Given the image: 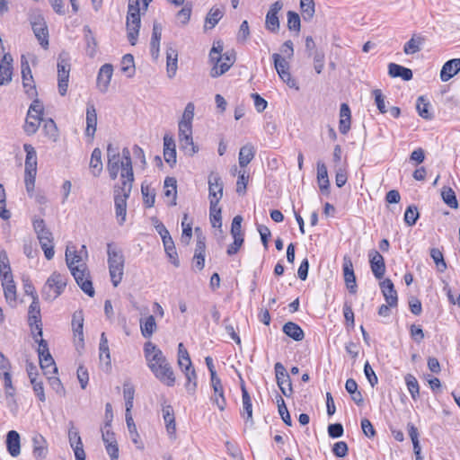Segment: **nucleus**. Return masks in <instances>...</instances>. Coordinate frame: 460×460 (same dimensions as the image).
Instances as JSON below:
<instances>
[{
    "instance_id": "f257e3e1",
    "label": "nucleus",
    "mask_w": 460,
    "mask_h": 460,
    "mask_svg": "<svg viewBox=\"0 0 460 460\" xmlns=\"http://www.w3.org/2000/svg\"><path fill=\"white\" fill-rule=\"evenodd\" d=\"M144 352L148 367L155 377L167 386H173L175 384L173 369L163 351L155 344L148 341L144 346Z\"/></svg>"
},
{
    "instance_id": "f03ea898",
    "label": "nucleus",
    "mask_w": 460,
    "mask_h": 460,
    "mask_svg": "<svg viewBox=\"0 0 460 460\" xmlns=\"http://www.w3.org/2000/svg\"><path fill=\"white\" fill-rule=\"evenodd\" d=\"M107 254L111 280L114 287H118L124 275L125 258L122 251L112 243L107 244Z\"/></svg>"
},
{
    "instance_id": "7ed1b4c3",
    "label": "nucleus",
    "mask_w": 460,
    "mask_h": 460,
    "mask_svg": "<svg viewBox=\"0 0 460 460\" xmlns=\"http://www.w3.org/2000/svg\"><path fill=\"white\" fill-rule=\"evenodd\" d=\"M152 0H137L134 4H128L127 15L128 39L131 45H136L140 29V10L139 2H142L146 9Z\"/></svg>"
},
{
    "instance_id": "20e7f679",
    "label": "nucleus",
    "mask_w": 460,
    "mask_h": 460,
    "mask_svg": "<svg viewBox=\"0 0 460 460\" xmlns=\"http://www.w3.org/2000/svg\"><path fill=\"white\" fill-rule=\"evenodd\" d=\"M134 181L121 180V185L114 187V206L119 224L122 225L126 220L127 199H128Z\"/></svg>"
},
{
    "instance_id": "39448f33",
    "label": "nucleus",
    "mask_w": 460,
    "mask_h": 460,
    "mask_svg": "<svg viewBox=\"0 0 460 460\" xmlns=\"http://www.w3.org/2000/svg\"><path fill=\"white\" fill-rule=\"evenodd\" d=\"M32 225L46 259L51 260L55 254L51 231L47 228L45 221L41 218L34 219Z\"/></svg>"
},
{
    "instance_id": "423d86ee",
    "label": "nucleus",
    "mask_w": 460,
    "mask_h": 460,
    "mask_svg": "<svg viewBox=\"0 0 460 460\" xmlns=\"http://www.w3.org/2000/svg\"><path fill=\"white\" fill-rule=\"evenodd\" d=\"M67 278L57 271L53 272L47 279L42 288V297L45 300L52 301L59 296L66 286Z\"/></svg>"
},
{
    "instance_id": "0eeeda50",
    "label": "nucleus",
    "mask_w": 460,
    "mask_h": 460,
    "mask_svg": "<svg viewBox=\"0 0 460 460\" xmlns=\"http://www.w3.org/2000/svg\"><path fill=\"white\" fill-rule=\"evenodd\" d=\"M29 21L31 25L35 37L43 49L49 47V30L43 15L40 11H33L29 15Z\"/></svg>"
},
{
    "instance_id": "6e6552de",
    "label": "nucleus",
    "mask_w": 460,
    "mask_h": 460,
    "mask_svg": "<svg viewBox=\"0 0 460 460\" xmlns=\"http://www.w3.org/2000/svg\"><path fill=\"white\" fill-rule=\"evenodd\" d=\"M43 111L42 103L38 99H35L30 105L24 124V130L28 135H32L38 130L42 121Z\"/></svg>"
},
{
    "instance_id": "1a4fd4ad",
    "label": "nucleus",
    "mask_w": 460,
    "mask_h": 460,
    "mask_svg": "<svg viewBox=\"0 0 460 460\" xmlns=\"http://www.w3.org/2000/svg\"><path fill=\"white\" fill-rule=\"evenodd\" d=\"M58 92L64 96L67 92L70 73V58L67 52H61L58 58Z\"/></svg>"
},
{
    "instance_id": "9d476101",
    "label": "nucleus",
    "mask_w": 460,
    "mask_h": 460,
    "mask_svg": "<svg viewBox=\"0 0 460 460\" xmlns=\"http://www.w3.org/2000/svg\"><path fill=\"white\" fill-rule=\"evenodd\" d=\"M179 128V143L181 150L190 156H192L199 151V148L194 145L192 138V126L180 125Z\"/></svg>"
},
{
    "instance_id": "9b49d317",
    "label": "nucleus",
    "mask_w": 460,
    "mask_h": 460,
    "mask_svg": "<svg viewBox=\"0 0 460 460\" xmlns=\"http://www.w3.org/2000/svg\"><path fill=\"white\" fill-rule=\"evenodd\" d=\"M38 353L40 365L45 375L57 374L58 368L56 367L55 361L49 351L47 341L43 339L39 341Z\"/></svg>"
},
{
    "instance_id": "f8f14e48",
    "label": "nucleus",
    "mask_w": 460,
    "mask_h": 460,
    "mask_svg": "<svg viewBox=\"0 0 460 460\" xmlns=\"http://www.w3.org/2000/svg\"><path fill=\"white\" fill-rule=\"evenodd\" d=\"M278 386L286 397L293 394L291 379L282 363L277 362L274 366Z\"/></svg>"
},
{
    "instance_id": "ddd939ff",
    "label": "nucleus",
    "mask_w": 460,
    "mask_h": 460,
    "mask_svg": "<svg viewBox=\"0 0 460 460\" xmlns=\"http://www.w3.org/2000/svg\"><path fill=\"white\" fill-rule=\"evenodd\" d=\"M209 204L219 203L223 198L224 183L217 172H211L208 178Z\"/></svg>"
},
{
    "instance_id": "4468645a",
    "label": "nucleus",
    "mask_w": 460,
    "mask_h": 460,
    "mask_svg": "<svg viewBox=\"0 0 460 460\" xmlns=\"http://www.w3.org/2000/svg\"><path fill=\"white\" fill-rule=\"evenodd\" d=\"M71 274L80 288L89 296L93 297L95 292L87 267L73 269V272H71Z\"/></svg>"
},
{
    "instance_id": "2eb2a0df",
    "label": "nucleus",
    "mask_w": 460,
    "mask_h": 460,
    "mask_svg": "<svg viewBox=\"0 0 460 460\" xmlns=\"http://www.w3.org/2000/svg\"><path fill=\"white\" fill-rule=\"evenodd\" d=\"M222 61L217 63V61L213 62L214 66L210 70L211 77H218L225 74L229 68L234 65L235 61V56L233 52H226L220 57Z\"/></svg>"
},
{
    "instance_id": "dca6fc26",
    "label": "nucleus",
    "mask_w": 460,
    "mask_h": 460,
    "mask_svg": "<svg viewBox=\"0 0 460 460\" xmlns=\"http://www.w3.org/2000/svg\"><path fill=\"white\" fill-rule=\"evenodd\" d=\"M283 4L281 1H276L273 3L266 15L265 26L266 29L276 32L279 29V20L278 17L279 12L282 9Z\"/></svg>"
},
{
    "instance_id": "f3484780",
    "label": "nucleus",
    "mask_w": 460,
    "mask_h": 460,
    "mask_svg": "<svg viewBox=\"0 0 460 460\" xmlns=\"http://www.w3.org/2000/svg\"><path fill=\"white\" fill-rule=\"evenodd\" d=\"M369 263L374 276L377 279H383L385 273V263L384 257L376 250H371L368 253Z\"/></svg>"
},
{
    "instance_id": "a211bd4d",
    "label": "nucleus",
    "mask_w": 460,
    "mask_h": 460,
    "mask_svg": "<svg viewBox=\"0 0 460 460\" xmlns=\"http://www.w3.org/2000/svg\"><path fill=\"white\" fill-rule=\"evenodd\" d=\"M32 455L36 460H43L48 455V443L40 434H35L32 438Z\"/></svg>"
},
{
    "instance_id": "6ab92c4d",
    "label": "nucleus",
    "mask_w": 460,
    "mask_h": 460,
    "mask_svg": "<svg viewBox=\"0 0 460 460\" xmlns=\"http://www.w3.org/2000/svg\"><path fill=\"white\" fill-rule=\"evenodd\" d=\"M29 323L31 326L35 325L36 329L38 330V335L41 337L42 327L40 321V307L38 296H34V298H32V302L29 306Z\"/></svg>"
},
{
    "instance_id": "aec40b11",
    "label": "nucleus",
    "mask_w": 460,
    "mask_h": 460,
    "mask_svg": "<svg viewBox=\"0 0 460 460\" xmlns=\"http://www.w3.org/2000/svg\"><path fill=\"white\" fill-rule=\"evenodd\" d=\"M113 67L111 64L101 66L97 75V87L102 93H106L112 76Z\"/></svg>"
},
{
    "instance_id": "412c9836",
    "label": "nucleus",
    "mask_w": 460,
    "mask_h": 460,
    "mask_svg": "<svg viewBox=\"0 0 460 460\" xmlns=\"http://www.w3.org/2000/svg\"><path fill=\"white\" fill-rule=\"evenodd\" d=\"M382 293L385 296L386 303L391 307L397 306L398 296L397 292L394 289V286L391 279H385L380 283Z\"/></svg>"
},
{
    "instance_id": "4be33fe9",
    "label": "nucleus",
    "mask_w": 460,
    "mask_h": 460,
    "mask_svg": "<svg viewBox=\"0 0 460 460\" xmlns=\"http://www.w3.org/2000/svg\"><path fill=\"white\" fill-rule=\"evenodd\" d=\"M178 51L172 45L166 46V72L169 78L175 76L178 68Z\"/></svg>"
},
{
    "instance_id": "5701e85b",
    "label": "nucleus",
    "mask_w": 460,
    "mask_h": 460,
    "mask_svg": "<svg viewBox=\"0 0 460 460\" xmlns=\"http://www.w3.org/2000/svg\"><path fill=\"white\" fill-rule=\"evenodd\" d=\"M121 155V180L134 181V173L129 149L128 147H124L122 149Z\"/></svg>"
},
{
    "instance_id": "b1692460",
    "label": "nucleus",
    "mask_w": 460,
    "mask_h": 460,
    "mask_svg": "<svg viewBox=\"0 0 460 460\" xmlns=\"http://www.w3.org/2000/svg\"><path fill=\"white\" fill-rule=\"evenodd\" d=\"M21 66L23 87L26 89V93L30 96H33L34 94H36V89L35 86L31 84V83L33 82L31 70L28 61L23 57L22 58Z\"/></svg>"
},
{
    "instance_id": "393cba45",
    "label": "nucleus",
    "mask_w": 460,
    "mask_h": 460,
    "mask_svg": "<svg viewBox=\"0 0 460 460\" xmlns=\"http://www.w3.org/2000/svg\"><path fill=\"white\" fill-rule=\"evenodd\" d=\"M6 448L13 457H17L21 454V438L16 430H10L6 434Z\"/></svg>"
},
{
    "instance_id": "a878e982",
    "label": "nucleus",
    "mask_w": 460,
    "mask_h": 460,
    "mask_svg": "<svg viewBox=\"0 0 460 460\" xmlns=\"http://www.w3.org/2000/svg\"><path fill=\"white\" fill-rule=\"evenodd\" d=\"M460 71V58H453L447 61L440 71L442 82H447Z\"/></svg>"
},
{
    "instance_id": "bb28decb",
    "label": "nucleus",
    "mask_w": 460,
    "mask_h": 460,
    "mask_svg": "<svg viewBox=\"0 0 460 460\" xmlns=\"http://www.w3.org/2000/svg\"><path fill=\"white\" fill-rule=\"evenodd\" d=\"M97 126V113L93 104L88 103L86 109V129L87 137H93Z\"/></svg>"
},
{
    "instance_id": "cd10ccee",
    "label": "nucleus",
    "mask_w": 460,
    "mask_h": 460,
    "mask_svg": "<svg viewBox=\"0 0 460 460\" xmlns=\"http://www.w3.org/2000/svg\"><path fill=\"white\" fill-rule=\"evenodd\" d=\"M1 281L6 302L11 305H14L16 303V287L13 276L2 278Z\"/></svg>"
},
{
    "instance_id": "c85d7f7f",
    "label": "nucleus",
    "mask_w": 460,
    "mask_h": 460,
    "mask_svg": "<svg viewBox=\"0 0 460 460\" xmlns=\"http://www.w3.org/2000/svg\"><path fill=\"white\" fill-rule=\"evenodd\" d=\"M351 112L347 103H341L340 109L339 130L346 135L350 129Z\"/></svg>"
},
{
    "instance_id": "c756f323",
    "label": "nucleus",
    "mask_w": 460,
    "mask_h": 460,
    "mask_svg": "<svg viewBox=\"0 0 460 460\" xmlns=\"http://www.w3.org/2000/svg\"><path fill=\"white\" fill-rule=\"evenodd\" d=\"M25 158V172L37 173V153L35 148L30 144H24Z\"/></svg>"
},
{
    "instance_id": "7c9ffc66",
    "label": "nucleus",
    "mask_w": 460,
    "mask_h": 460,
    "mask_svg": "<svg viewBox=\"0 0 460 460\" xmlns=\"http://www.w3.org/2000/svg\"><path fill=\"white\" fill-rule=\"evenodd\" d=\"M388 74L391 77H401L404 81H410L413 76L412 71L410 68L395 63L388 65Z\"/></svg>"
},
{
    "instance_id": "2f4dec72",
    "label": "nucleus",
    "mask_w": 460,
    "mask_h": 460,
    "mask_svg": "<svg viewBox=\"0 0 460 460\" xmlns=\"http://www.w3.org/2000/svg\"><path fill=\"white\" fill-rule=\"evenodd\" d=\"M317 182L321 191L328 193L330 185L328 172L325 164L322 161L317 162Z\"/></svg>"
},
{
    "instance_id": "473e14b6",
    "label": "nucleus",
    "mask_w": 460,
    "mask_h": 460,
    "mask_svg": "<svg viewBox=\"0 0 460 460\" xmlns=\"http://www.w3.org/2000/svg\"><path fill=\"white\" fill-rule=\"evenodd\" d=\"M425 41V38L420 34H413L412 37L404 44L403 52L406 55H412L419 52Z\"/></svg>"
},
{
    "instance_id": "72a5a7b5",
    "label": "nucleus",
    "mask_w": 460,
    "mask_h": 460,
    "mask_svg": "<svg viewBox=\"0 0 460 460\" xmlns=\"http://www.w3.org/2000/svg\"><path fill=\"white\" fill-rule=\"evenodd\" d=\"M82 255L77 254L75 250L72 251L68 246L66 250V262L71 272L73 269H79L86 267L85 263L82 262Z\"/></svg>"
},
{
    "instance_id": "f704fd0d",
    "label": "nucleus",
    "mask_w": 460,
    "mask_h": 460,
    "mask_svg": "<svg viewBox=\"0 0 460 460\" xmlns=\"http://www.w3.org/2000/svg\"><path fill=\"white\" fill-rule=\"evenodd\" d=\"M125 419L132 442L136 445L137 448L140 450L144 449V444L140 440V436L137 430V426L134 422L132 414H125Z\"/></svg>"
},
{
    "instance_id": "c9c22d12",
    "label": "nucleus",
    "mask_w": 460,
    "mask_h": 460,
    "mask_svg": "<svg viewBox=\"0 0 460 460\" xmlns=\"http://www.w3.org/2000/svg\"><path fill=\"white\" fill-rule=\"evenodd\" d=\"M282 331L287 336L290 337L296 341H300L305 337V333L302 328L293 322L285 323L283 325Z\"/></svg>"
},
{
    "instance_id": "e433bc0d",
    "label": "nucleus",
    "mask_w": 460,
    "mask_h": 460,
    "mask_svg": "<svg viewBox=\"0 0 460 460\" xmlns=\"http://www.w3.org/2000/svg\"><path fill=\"white\" fill-rule=\"evenodd\" d=\"M255 155V148L254 146L248 143L242 146L239 151V164L241 167L247 166L252 160L254 158Z\"/></svg>"
},
{
    "instance_id": "4c0bfd02",
    "label": "nucleus",
    "mask_w": 460,
    "mask_h": 460,
    "mask_svg": "<svg viewBox=\"0 0 460 460\" xmlns=\"http://www.w3.org/2000/svg\"><path fill=\"white\" fill-rule=\"evenodd\" d=\"M156 322L153 315L140 319V331L143 337L150 338L156 332Z\"/></svg>"
},
{
    "instance_id": "58836bf2",
    "label": "nucleus",
    "mask_w": 460,
    "mask_h": 460,
    "mask_svg": "<svg viewBox=\"0 0 460 460\" xmlns=\"http://www.w3.org/2000/svg\"><path fill=\"white\" fill-rule=\"evenodd\" d=\"M224 15V11L222 8L219 7H212L206 16L205 19V30L207 29H213L218 22L222 19Z\"/></svg>"
},
{
    "instance_id": "ea45409f",
    "label": "nucleus",
    "mask_w": 460,
    "mask_h": 460,
    "mask_svg": "<svg viewBox=\"0 0 460 460\" xmlns=\"http://www.w3.org/2000/svg\"><path fill=\"white\" fill-rule=\"evenodd\" d=\"M162 411L168 433L170 435L174 434L176 430V424L172 407L171 405H164Z\"/></svg>"
},
{
    "instance_id": "a19ab883",
    "label": "nucleus",
    "mask_w": 460,
    "mask_h": 460,
    "mask_svg": "<svg viewBox=\"0 0 460 460\" xmlns=\"http://www.w3.org/2000/svg\"><path fill=\"white\" fill-rule=\"evenodd\" d=\"M89 165L94 177H98L102 172V151L100 148L93 149Z\"/></svg>"
},
{
    "instance_id": "79ce46f5",
    "label": "nucleus",
    "mask_w": 460,
    "mask_h": 460,
    "mask_svg": "<svg viewBox=\"0 0 460 460\" xmlns=\"http://www.w3.org/2000/svg\"><path fill=\"white\" fill-rule=\"evenodd\" d=\"M121 169V159L119 155H112L108 156L107 171L111 180H116Z\"/></svg>"
},
{
    "instance_id": "37998d69",
    "label": "nucleus",
    "mask_w": 460,
    "mask_h": 460,
    "mask_svg": "<svg viewBox=\"0 0 460 460\" xmlns=\"http://www.w3.org/2000/svg\"><path fill=\"white\" fill-rule=\"evenodd\" d=\"M163 244L164 247V251L167 254V256L170 258L171 262L175 266L179 267L180 261L178 259L177 251L174 245V242L172 238V236H168L167 238H164Z\"/></svg>"
},
{
    "instance_id": "c03bdc74",
    "label": "nucleus",
    "mask_w": 460,
    "mask_h": 460,
    "mask_svg": "<svg viewBox=\"0 0 460 460\" xmlns=\"http://www.w3.org/2000/svg\"><path fill=\"white\" fill-rule=\"evenodd\" d=\"M72 326L75 337L78 339V341L80 343L84 342V333H83V327H84V317L81 311L75 312L73 315L72 320Z\"/></svg>"
},
{
    "instance_id": "a18cd8bd",
    "label": "nucleus",
    "mask_w": 460,
    "mask_h": 460,
    "mask_svg": "<svg viewBox=\"0 0 460 460\" xmlns=\"http://www.w3.org/2000/svg\"><path fill=\"white\" fill-rule=\"evenodd\" d=\"M209 219L213 227L221 228L222 226V217L221 208L219 203L209 204Z\"/></svg>"
},
{
    "instance_id": "49530a36",
    "label": "nucleus",
    "mask_w": 460,
    "mask_h": 460,
    "mask_svg": "<svg viewBox=\"0 0 460 460\" xmlns=\"http://www.w3.org/2000/svg\"><path fill=\"white\" fill-rule=\"evenodd\" d=\"M84 40H85L86 46H87V49H86L87 55L89 57L93 58V57H94V55L96 53V46H97L96 40L93 34V31L89 28V26L85 25L84 27Z\"/></svg>"
},
{
    "instance_id": "de8ad7c7",
    "label": "nucleus",
    "mask_w": 460,
    "mask_h": 460,
    "mask_svg": "<svg viewBox=\"0 0 460 460\" xmlns=\"http://www.w3.org/2000/svg\"><path fill=\"white\" fill-rule=\"evenodd\" d=\"M430 103L424 96H420L417 99L416 109L419 115L425 119H431L432 113L429 111Z\"/></svg>"
},
{
    "instance_id": "09e8293b",
    "label": "nucleus",
    "mask_w": 460,
    "mask_h": 460,
    "mask_svg": "<svg viewBox=\"0 0 460 460\" xmlns=\"http://www.w3.org/2000/svg\"><path fill=\"white\" fill-rule=\"evenodd\" d=\"M135 389L129 383H125L123 385V396L125 399L126 412L125 414H131L133 408Z\"/></svg>"
},
{
    "instance_id": "8fccbe9b",
    "label": "nucleus",
    "mask_w": 460,
    "mask_h": 460,
    "mask_svg": "<svg viewBox=\"0 0 460 460\" xmlns=\"http://www.w3.org/2000/svg\"><path fill=\"white\" fill-rule=\"evenodd\" d=\"M441 197L443 201L451 208H458V201L452 188L444 186L441 190Z\"/></svg>"
},
{
    "instance_id": "3c124183",
    "label": "nucleus",
    "mask_w": 460,
    "mask_h": 460,
    "mask_svg": "<svg viewBox=\"0 0 460 460\" xmlns=\"http://www.w3.org/2000/svg\"><path fill=\"white\" fill-rule=\"evenodd\" d=\"M242 390V400H243V414L246 413V420H251L252 422V400L250 397V394L248 391L246 390L244 385H242L241 386Z\"/></svg>"
},
{
    "instance_id": "603ef678",
    "label": "nucleus",
    "mask_w": 460,
    "mask_h": 460,
    "mask_svg": "<svg viewBox=\"0 0 460 460\" xmlns=\"http://www.w3.org/2000/svg\"><path fill=\"white\" fill-rule=\"evenodd\" d=\"M164 195L166 197H172V205H176V197H177V181L173 177H167L164 181Z\"/></svg>"
},
{
    "instance_id": "864d4df0",
    "label": "nucleus",
    "mask_w": 460,
    "mask_h": 460,
    "mask_svg": "<svg viewBox=\"0 0 460 460\" xmlns=\"http://www.w3.org/2000/svg\"><path fill=\"white\" fill-rule=\"evenodd\" d=\"M404 379H405V383L407 385V389H408L409 393L411 394V398L413 400H416L420 395V386H419L418 380L411 374H407L404 376Z\"/></svg>"
},
{
    "instance_id": "5fc2aeb1",
    "label": "nucleus",
    "mask_w": 460,
    "mask_h": 460,
    "mask_svg": "<svg viewBox=\"0 0 460 460\" xmlns=\"http://www.w3.org/2000/svg\"><path fill=\"white\" fill-rule=\"evenodd\" d=\"M430 257L433 259L438 271L444 272L447 270V263L444 260L443 253L439 249L432 248L430 250Z\"/></svg>"
},
{
    "instance_id": "6e6d98bb",
    "label": "nucleus",
    "mask_w": 460,
    "mask_h": 460,
    "mask_svg": "<svg viewBox=\"0 0 460 460\" xmlns=\"http://www.w3.org/2000/svg\"><path fill=\"white\" fill-rule=\"evenodd\" d=\"M99 350H100V359L106 360V364H110L111 363V355H110V349H109V345H108V339L104 332H102L101 334Z\"/></svg>"
},
{
    "instance_id": "4d7b16f0",
    "label": "nucleus",
    "mask_w": 460,
    "mask_h": 460,
    "mask_svg": "<svg viewBox=\"0 0 460 460\" xmlns=\"http://www.w3.org/2000/svg\"><path fill=\"white\" fill-rule=\"evenodd\" d=\"M300 8L305 20H311L314 15V0H300Z\"/></svg>"
},
{
    "instance_id": "13d9d810",
    "label": "nucleus",
    "mask_w": 460,
    "mask_h": 460,
    "mask_svg": "<svg viewBox=\"0 0 460 460\" xmlns=\"http://www.w3.org/2000/svg\"><path fill=\"white\" fill-rule=\"evenodd\" d=\"M277 403H278V408H279V413L282 420L285 422L286 425L291 426L292 420H291L290 414L286 406L284 399L280 395H279L277 397Z\"/></svg>"
},
{
    "instance_id": "bf43d9fd",
    "label": "nucleus",
    "mask_w": 460,
    "mask_h": 460,
    "mask_svg": "<svg viewBox=\"0 0 460 460\" xmlns=\"http://www.w3.org/2000/svg\"><path fill=\"white\" fill-rule=\"evenodd\" d=\"M187 383L185 384L186 390L189 394H194L197 388V374L193 367L184 372Z\"/></svg>"
},
{
    "instance_id": "052dcab7",
    "label": "nucleus",
    "mask_w": 460,
    "mask_h": 460,
    "mask_svg": "<svg viewBox=\"0 0 460 460\" xmlns=\"http://www.w3.org/2000/svg\"><path fill=\"white\" fill-rule=\"evenodd\" d=\"M121 71L126 73L128 77H131L135 73L134 58L131 54H126L122 58Z\"/></svg>"
},
{
    "instance_id": "680f3d73",
    "label": "nucleus",
    "mask_w": 460,
    "mask_h": 460,
    "mask_svg": "<svg viewBox=\"0 0 460 460\" xmlns=\"http://www.w3.org/2000/svg\"><path fill=\"white\" fill-rule=\"evenodd\" d=\"M195 106L192 102L187 103L182 117L179 121L180 125L192 126Z\"/></svg>"
},
{
    "instance_id": "e2e57ef3",
    "label": "nucleus",
    "mask_w": 460,
    "mask_h": 460,
    "mask_svg": "<svg viewBox=\"0 0 460 460\" xmlns=\"http://www.w3.org/2000/svg\"><path fill=\"white\" fill-rule=\"evenodd\" d=\"M0 276L1 279L13 276L7 254L4 251L0 252Z\"/></svg>"
},
{
    "instance_id": "0e129e2a",
    "label": "nucleus",
    "mask_w": 460,
    "mask_h": 460,
    "mask_svg": "<svg viewBox=\"0 0 460 460\" xmlns=\"http://www.w3.org/2000/svg\"><path fill=\"white\" fill-rule=\"evenodd\" d=\"M420 217L417 207L409 206L404 213V222L409 226H412L416 224Z\"/></svg>"
},
{
    "instance_id": "69168bd1",
    "label": "nucleus",
    "mask_w": 460,
    "mask_h": 460,
    "mask_svg": "<svg viewBox=\"0 0 460 460\" xmlns=\"http://www.w3.org/2000/svg\"><path fill=\"white\" fill-rule=\"evenodd\" d=\"M309 56H313L315 72L321 74L324 67V53L320 50H315L314 53H310Z\"/></svg>"
},
{
    "instance_id": "338daca9",
    "label": "nucleus",
    "mask_w": 460,
    "mask_h": 460,
    "mask_svg": "<svg viewBox=\"0 0 460 460\" xmlns=\"http://www.w3.org/2000/svg\"><path fill=\"white\" fill-rule=\"evenodd\" d=\"M242 222L243 217L240 215H237L233 218L231 225V235L233 236V238H243V234L242 231Z\"/></svg>"
},
{
    "instance_id": "774afa93",
    "label": "nucleus",
    "mask_w": 460,
    "mask_h": 460,
    "mask_svg": "<svg viewBox=\"0 0 460 460\" xmlns=\"http://www.w3.org/2000/svg\"><path fill=\"white\" fill-rule=\"evenodd\" d=\"M272 58H273L274 66H275V69H276L278 75L281 72H284V71L289 69L288 62L281 55H279L278 53H274L272 55Z\"/></svg>"
}]
</instances>
